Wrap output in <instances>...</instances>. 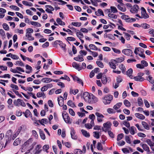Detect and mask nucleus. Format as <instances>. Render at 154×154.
I'll list each match as a JSON object with an SVG mask.
<instances>
[{
	"mask_svg": "<svg viewBox=\"0 0 154 154\" xmlns=\"http://www.w3.org/2000/svg\"><path fill=\"white\" fill-rule=\"evenodd\" d=\"M113 96L110 94L106 95L102 97V101L105 105L110 103L113 99Z\"/></svg>",
	"mask_w": 154,
	"mask_h": 154,
	"instance_id": "1",
	"label": "nucleus"
},
{
	"mask_svg": "<svg viewBox=\"0 0 154 154\" xmlns=\"http://www.w3.org/2000/svg\"><path fill=\"white\" fill-rule=\"evenodd\" d=\"M62 116L65 122L67 123L71 124L72 120L70 119L68 114L66 111H63L62 113Z\"/></svg>",
	"mask_w": 154,
	"mask_h": 154,
	"instance_id": "2",
	"label": "nucleus"
},
{
	"mask_svg": "<svg viewBox=\"0 0 154 154\" xmlns=\"http://www.w3.org/2000/svg\"><path fill=\"white\" fill-rule=\"evenodd\" d=\"M122 52L125 55L131 57H133L132 54L133 52L130 49H125L122 50Z\"/></svg>",
	"mask_w": 154,
	"mask_h": 154,
	"instance_id": "3",
	"label": "nucleus"
},
{
	"mask_svg": "<svg viewBox=\"0 0 154 154\" xmlns=\"http://www.w3.org/2000/svg\"><path fill=\"white\" fill-rule=\"evenodd\" d=\"M140 8L139 6L135 4L132 6V7L130 10V11L133 14L136 13L138 12V10Z\"/></svg>",
	"mask_w": 154,
	"mask_h": 154,
	"instance_id": "4",
	"label": "nucleus"
},
{
	"mask_svg": "<svg viewBox=\"0 0 154 154\" xmlns=\"http://www.w3.org/2000/svg\"><path fill=\"white\" fill-rule=\"evenodd\" d=\"M133 72V70L131 68H130L126 71V74L128 76H129L131 79H132L133 76L132 75Z\"/></svg>",
	"mask_w": 154,
	"mask_h": 154,
	"instance_id": "5",
	"label": "nucleus"
},
{
	"mask_svg": "<svg viewBox=\"0 0 154 154\" xmlns=\"http://www.w3.org/2000/svg\"><path fill=\"white\" fill-rule=\"evenodd\" d=\"M133 79L135 81L139 82L143 81L145 79L144 78L138 75H137V76L134 77Z\"/></svg>",
	"mask_w": 154,
	"mask_h": 154,
	"instance_id": "6",
	"label": "nucleus"
},
{
	"mask_svg": "<svg viewBox=\"0 0 154 154\" xmlns=\"http://www.w3.org/2000/svg\"><path fill=\"white\" fill-rule=\"evenodd\" d=\"M72 66L73 67L78 69L79 71L81 70V67H79L78 64L76 62H74L72 63Z\"/></svg>",
	"mask_w": 154,
	"mask_h": 154,
	"instance_id": "7",
	"label": "nucleus"
},
{
	"mask_svg": "<svg viewBox=\"0 0 154 154\" xmlns=\"http://www.w3.org/2000/svg\"><path fill=\"white\" fill-rule=\"evenodd\" d=\"M91 94L90 95L85 98H84V100L85 102L88 103H92V99Z\"/></svg>",
	"mask_w": 154,
	"mask_h": 154,
	"instance_id": "8",
	"label": "nucleus"
},
{
	"mask_svg": "<svg viewBox=\"0 0 154 154\" xmlns=\"http://www.w3.org/2000/svg\"><path fill=\"white\" fill-rule=\"evenodd\" d=\"M52 80L53 79L48 78H44L42 79L41 80V81L42 82L47 83H49L52 81Z\"/></svg>",
	"mask_w": 154,
	"mask_h": 154,
	"instance_id": "9",
	"label": "nucleus"
},
{
	"mask_svg": "<svg viewBox=\"0 0 154 154\" xmlns=\"http://www.w3.org/2000/svg\"><path fill=\"white\" fill-rule=\"evenodd\" d=\"M23 114H24L26 118H28L29 116H32V114L29 109H26L25 112H23Z\"/></svg>",
	"mask_w": 154,
	"mask_h": 154,
	"instance_id": "10",
	"label": "nucleus"
},
{
	"mask_svg": "<svg viewBox=\"0 0 154 154\" xmlns=\"http://www.w3.org/2000/svg\"><path fill=\"white\" fill-rule=\"evenodd\" d=\"M125 60V59L121 57L119 58H116V60H112V61H114L115 63H121L123 61Z\"/></svg>",
	"mask_w": 154,
	"mask_h": 154,
	"instance_id": "11",
	"label": "nucleus"
},
{
	"mask_svg": "<svg viewBox=\"0 0 154 154\" xmlns=\"http://www.w3.org/2000/svg\"><path fill=\"white\" fill-rule=\"evenodd\" d=\"M59 45L62 48H63L64 51H66V45L65 44L63 43L61 41H59Z\"/></svg>",
	"mask_w": 154,
	"mask_h": 154,
	"instance_id": "12",
	"label": "nucleus"
},
{
	"mask_svg": "<svg viewBox=\"0 0 154 154\" xmlns=\"http://www.w3.org/2000/svg\"><path fill=\"white\" fill-rule=\"evenodd\" d=\"M135 116L142 120L144 119L145 118V117L142 114L139 113H136L135 114Z\"/></svg>",
	"mask_w": 154,
	"mask_h": 154,
	"instance_id": "13",
	"label": "nucleus"
},
{
	"mask_svg": "<svg viewBox=\"0 0 154 154\" xmlns=\"http://www.w3.org/2000/svg\"><path fill=\"white\" fill-rule=\"evenodd\" d=\"M81 132L83 135L86 137H89L90 136V134L87 131L85 130L82 129Z\"/></svg>",
	"mask_w": 154,
	"mask_h": 154,
	"instance_id": "14",
	"label": "nucleus"
},
{
	"mask_svg": "<svg viewBox=\"0 0 154 154\" xmlns=\"http://www.w3.org/2000/svg\"><path fill=\"white\" fill-rule=\"evenodd\" d=\"M113 61H112V60L109 63V65L111 68L115 69L116 68V66Z\"/></svg>",
	"mask_w": 154,
	"mask_h": 154,
	"instance_id": "15",
	"label": "nucleus"
},
{
	"mask_svg": "<svg viewBox=\"0 0 154 154\" xmlns=\"http://www.w3.org/2000/svg\"><path fill=\"white\" fill-rule=\"evenodd\" d=\"M142 124L145 129L147 130L149 129V125L147 123L145 122L142 121Z\"/></svg>",
	"mask_w": 154,
	"mask_h": 154,
	"instance_id": "16",
	"label": "nucleus"
},
{
	"mask_svg": "<svg viewBox=\"0 0 154 154\" xmlns=\"http://www.w3.org/2000/svg\"><path fill=\"white\" fill-rule=\"evenodd\" d=\"M145 142L147 143L150 146L151 149H153L152 147L154 145V143H152L151 140L149 139H147Z\"/></svg>",
	"mask_w": 154,
	"mask_h": 154,
	"instance_id": "17",
	"label": "nucleus"
},
{
	"mask_svg": "<svg viewBox=\"0 0 154 154\" xmlns=\"http://www.w3.org/2000/svg\"><path fill=\"white\" fill-rule=\"evenodd\" d=\"M111 125V124L110 122H107L103 124V126L104 128L108 129L110 127Z\"/></svg>",
	"mask_w": 154,
	"mask_h": 154,
	"instance_id": "18",
	"label": "nucleus"
},
{
	"mask_svg": "<svg viewBox=\"0 0 154 154\" xmlns=\"http://www.w3.org/2000/svg\"><path fill=\"white\" fill-rule=\"evenodd\" d=\"M56 21L57 23L61 25H64L65 23L62 21L59 18H57V19Z\"/></svg>",
	"mask_w": 154,
	"mask_h": 154,
	"instance_id": "19",
	"label": "nucleus"
},
{
	"mask_svg": "<svg viewBox=\"0 0 154 154\" xmlns=\"http://www.w3.org/2000/svg\"><path fill=\"white\" fill-rule=\"evenodd\" d=\"M101 81L103 84H106L107 82V79L105 75H103L101 78Z\"/></svg>",
	"mask_w": 154,
	"mask_h": 154,
	"instance_id": "20",
	"label": "nucleus"
},
{
	"mask_svg": "<svg viewBox=\"0 0 154 154\" xmlns=\"http://www.w3.org/2000/svg\"><path fill=\"white\" fill-rule=\"evenodd\" d=\"M142 146L143 149L145 151H147V152L150 151L149 148L146 144H143Z\"/></svg>",
	"mask_w": 154,
	"mask_h": 154,
	"instance_id": "21",
	"label": "nucleus"
},
{
	"mask_svg": "<svg viewBox=\"0 0 154 154\" xmlns=\"http://www.w3.org/2000/svg\"><path fill=\"white\" fill-rule=\"evenodd\" d=\"M129 130L131 134L132 135H134L135 133V130H136V129L134 126H132L129 129Z\"/></svg>",
	"mask_w": 154,
	"mask_h": 154,
	"instance_id": "22",
	"label": "nucleus"
},
{
	"mask_svg": "<svg viewBox=\"0 0 154 154\" xmlns=\"http://www.w3.org/2000/svg\"><path fill=\"white\" fill-rule=\"evenodd\" d=\"M39 133L41 138L43 140L45 139V134L43 131H42L41 129L39 130Z\"/></svg>",
	"mask_w": 154,
	"mask_h": 154,
	"instance_id": "23",
	"label": "nucleus"
},
{
	"mask_svg": "<svg viewBox=\"0 0 154 154\" xmlns=\"http://www.w3.org/2000/svg\"><path fill=\"white\" fill-rule=\"evenodd\" d=\"M146 80L151 84H153L154 83V80L152 78L150 75H149L148 77L146 78Z\"/></svg>",
	"mask_w": 154,
	"mask_h": 154,
	"instance_id": "24",
	"label": "nucleus"
},
{
	"mask_svg": "<svg viewBox=\"0 0 154 154\" xmlns=\"http://www.w3.org/2000/svg\"><path fill=\"white\" fill-rule=\"evenodd\" d=\"M117 7L119 10L123 12H125L126 10V9L125 7H122L119 5H118Z\"/></svg>",
	"mask_w": 154,
	"mask_h": 154,
	"instance_id": "25",
	"label": "nucleus"
},
{
	"mask_svg": "<svg viewBox=\"0 0 154 154\" xmlns=\"http://www.w3.org/2000/svg\"><path fill=\"white\" fill-rule=\"evenodd\" d=\"M141 26L144 29H146L149 28L150 27V26L146 23H143L141 25Z\"/></svg>",
	"mask_w": 154,
	"mask_h": 154,
	"instance_id": "26",
	"label": "nucleus"
},
{
	"mask_svg": "<svg viewBox=\"0 0 154 154\" xmlns=\"http://www.w3.org/2000/svg\"><path fill=\"white\" fill-rule=\"evenodd\" d=\"M94 137L97 139H99L100 138L99 132L97 131H94L93 132Z\"/></svg>",
	"mask_w": 154,
	"mask_h": 154,
	"instance_id": "27",
	"label": "nucleus"
},
{
	"mask_svg": "<svg viewBox=\"0 0 154 154\" xmlns=\"http://www.w3.org/2000/svg\"><path fill=\"white\" fill-rule=\"evenodd\" d=\"M30 23L32 25L35 26L40 27L41 26V25L40 23L36 22L31 21Z\"/></svg>",
	"mask_w": 154,
	"mask_h": 154,
	"instance_id": "28",
	"label": "nucleus"
},
{
	"mask_svg": "<svg viewBox=\"0 0 154 154\" xmlns=\"http://www.w3.org/2000/svg\"><path fill=\"white\" fill-rule=\"evenodd\" d=\"M92 97V103H95L98 101V98L95 97V96H94L93 94H91Z\"/></svg>",
	"mask_w": 154,
	"mask_h": 154,
	"instance_id": "29",
	"label": "nucleus"
},
{
	"mask_svg": "<svg viewBox=\"0 0 154 154\" xmlns=\"http://www.w3.org/2000/svg\"><path fill=\"white\" fill-rule=\"evenodd\" d=\"M57 100L59 105L60 106H63L64 104L63 100L62 99L60 100L59 99V98H58Z\"/></svg>",
	"mask_w": 154,
	"mask_h": 154,
	"instance_id": "30",
	"label": "nucleus"
},
{
	"mask_svg": "<svg viewBox=\"0 0 154 154\" xmlns=\"http://www.w3.org/2000/svg\"><path fill=\"white\" fill-rule=\"evenodd\" d=\"M122 104V103H118L114 106L113 108L115 109H117L121 106Z\"/></svg>",
	"mask_w": 154,
	"mask_h": 154,
	"instance_id": "31",
	"label": "nucleus"
},
{
	"mask_svg": "<svg viewBox=\"0 0 154 154\" xmlns=\"http://www.w3.org/2000/svg\"><path fill=\"white\" fill-rule=\"evenodd\" d=\"M119 67L122 70V73H124L125 72L126 69L125 66H124L123 64H122L120 65L119 66Z\"/></svg>",
	"mask_w": 154,
	"mask_h": 154,
	"instance_id": "32",
	"label": "nucleus"
},
{
	"mask_svg": "<svg viewBox=\"0 0 154 154\" xmlns=\"http://www.w3.org/2000/svg\"><path fill=\"white\" fill-rule=\"evenodd\" d=\"M18 101H19V104H20L23 106L25 107L26 106L25 103L23 101L20 99H18Z\"/></svg>",
	"mask_w": 154,
	"mask_h": 154,
	"instance_id": "33",
	"label": "nucleus"
},
{
	"mask_svg": "<svg viewBox=\"0 0 154 154\" xmlns=\"http://www.w3.org/2000/svg\"><path fill=\"white\" fill-rule=\"evenodd\" d=\"M124 103L125 105L127 107H129L131 106L130 103L127 100H124Z\"/></svg>",
	"mask_w": 154,
	"mask_h": 154,
	"instance_id": "34",
	"label": "nucleus"
},
{
	"mask_svg": "<svg viewBox=\"0 0 154 154\" xmlns=\"http://www.w3.org/2000/svg\"><path fill=\"white\" fill-rule=\"evenodd\" d=\"M111 12H113V13H115L118 12L117 10L115 7H110Z\"/></svg>",
	"mask_w": 154,
	"mask_h": 154,
	"instance_id": "35",
	"label": "nucleus"
},
{
	"mask_svg": "<svg viewBox=\"0 0 154 154\" xmlns=\"http://www.w3.org/2000/svg\"><path fill=\"white\" fill-rule=\"evenodd\" d=\"M89 47H90V48L91 49L94 50H97V47L95 45L93 44H90L89 45Z\"/></svg>",
	"mask_w": 154,
	"mask_h": 154,
	"instance_id": "36",
	"label": "nucleus"
},
{
	"mask_svg": "<svg viewBox=\"0 0 154 154\" xmlns=\"http://www.w3.org/2000/svg\"><path fill=\"white\" fill-rule=\"evenodd\" d=\"M10 8L12 9L17 11H19L20 10L19 8L15 5H11L10 6Z\"/></svg>",
	"mask_w": 154,
	"mask_h": 154,
	"instance_id": "37",
	"label": "nucleus"
},
{
	"mask_svg": "<svg viewBox=\"0 0 154 154\" xmlns=\"http://www.w3.org/2000/svg\"><path fill=\"white\" fill-rule=\"evenodd\" d=\"M21 140L19 138L16 139L14 143V145L15 146H17L20 143Z\"/></svg>",
	"mask_w": 154,
	"mask_h": 154,
	"instance_id": "38",
	"label": "nucleus"
},
{
	"mask_svg": "<svg viewBox=\"0 0 154 154\" xmlns=\"http://www.w3.org/2000/svg\"><path fill=\"white\" fill-rule=\"evenodd\" d=\"M137 102L139 106H141L143 104V101L141 98H138L137 100Z\"/></svg>",
	"mask_w": 154,
	"mask_h": 154,
	"instance_id": "39",
	"label": "nucleus"
},
{
	"mask_svg": "<svg viewBox=\"0 0 154 154\" xmlns=\"http://www.w3.org/2000/svg\"><path fill=\"white\" fill-rule=\"evenodd\" d=\"M3 28L5 30L7 31H8L9 29V28L7 24L6 23H4L3 24Z\"/></svg>",
	"mask_w": 154,
	"mask_h": 154,
	"instance_id": "40",
	"label": "nucleus"
},
{
	"mask_svg": "<svg viewBox=\"0 0 154 154\" xmlns=\"http://www.w3.org/2000/svg\"><path fill=\"white\" fill-rule=\"evenodd\" d=\"M97 148L99 150H101L103 149V146L100 143L98 142L97 143Z\"/></svg>",
	"mask_w": 154,
	"mask_h": 154,
	"instance_id": "41",
	"label": "nucleus"
},
{
	"mask_svg": "<svg viewBox=\"0 0 154 154\" xmlns=\"http://www.w3.org/2000/svg\"><path fill=\"white\" fill-rule=\"evenodd\" d=\"M136 20V19L133 18L128 17L126 21L127 22L131 23L135 22Z\"/></svg>",
	"mask_w": 154,
	"mask_h": 154,
	"instance_id": "42",
	"label": "nucleus"
},
{
	"mask_svg": "<svg viewBox=\"0 0 154 154\" xmlns=\"http://www.w3.org/2000/svg\"><path fill=\"white\" fill-rule=\"evenodd\" d=\"M71 24L72 25L76 27H79L82 25V23L80 22H72Z\"/></svg>",
	"mask_w": 154,
	"mask_h": 154,
	"instance_id": "43",
	"label": "nucleus"
},
{
	"mask_svg": "<svg viewBox=\"0 0 154 154\" xmlns=\"http://www.w3.org/2000/svg\"><path fill=\"white\" fill-rule=\"evenodd\" d=\"M123 33L125 34V37L126 40H130V37L131 36V35L129 34L126 32H124Z\"/></svg>",
	"mask_w": 154,
	"mask_h": 154,
	"instance_id": "44",
	"label": "nucleus"
},
{
	"mask_svg": "<svg viewBox=\"0 0 154 154\" xmlns=\"http://www.w3.org/2000/svg\"><path fill=\"white\" fill-rule=\"evenodd\" d=\"M79 92V90L77 89H76L74 91H73L72 89H71L70 91V94L72 93L74 95H75L76 94H77Z\"/></svg>",
	"mask_w": 154,
	"mask_h": 154,
	"instance_id": "45",
	"label": "nucleus"
},
{
	"mask_svg": "<svg viewBox=\"0 0 154 154\" xmlns=\"http://www.w3.org/2000/svg\"><path fill=\"white\" fill-rule=\"evenodd\" d=\"M15 65H18L21 66H24V64L21 61H17L16 62Z\"/></svg>",
	"mask_w": 154,
	"mask_h": 154,
	"instance_id": "46",
	"label": "nucleus"
},
{
	"mask_svg": "<svg viewBox=\"0 0 154 154\" xmlns=\"http://www.w3.org/2000/svg\"><path fill=\"white\" fill-rule=\"evenodd\" d=\"M96 63L98 66L99 67L101 68L103 67L104 65L100 61H96Z\"/></svg>",
	"mask_w": 154,
	"mask_h": 154,
	"instance_id": "47",
	"label": "nucleus"
},
{
	"mask_svg": "<svg viewBox=\"0 0 154 154\" xmlns=\"http://www.w3.org/2000/svg\"><path fill=\"white\" fill-rule=\"evenodd\" d=\"M108 16L111 18L116 19L117 18V16L114 14L111 13H109L108 14Z\"/></svg>",
	"mask_w": 154,
	"mask_h": 154,
	"instance_id": "48",
	"label": "nucleus"
},
{
	"mask_svg": "<svg viewBox=\"0 0 154 154\" xmlns=\"http://www.w3.org/2000/svg\"><path fill=\"white\" fill-rule=\"evenodd\" d=\"M124 137V134L122 133L119 134L117 136V140L119 141L121 140Z\"/></svg>",
	"mask_w": 154,
	"mask_h": 154,
	"instance_id": "49",
	"label": "nucleus"
},
{
	"mask_svg": "<svg viewBox=\"0 0 154 154\" xmlns=\"http://www.w3.org/2000/svg\"><path fill=\"white\" fill-rule=\"evenodd\" d=\"M43 150L47 152V150L49 148V146L48 145H45L43 147Z\"/></svg>",
	"mask_w": 154,
	"mask_h": 154,
	"instance_id": "50",
	"label": "nucleus"
},
{
	"mask_svg": "<svg viewBox=\"0 0 154 154\" xmlns=\"http://www.w3.org/2000/svg\"><path fill=\"white\" fill-rule=\"evenodd\" d=\"M36 96L38 97H40L42 96H45V94L44 92H39L37 94Z\"/></svg>",
	"mask_w": 154,
	"mask_h": 154,
	"instance_id": "51",
	"label": "nucleus"
},
{
	"mask_svg": "<svg viewBox=\"0 0 154 154\" xmlns=\"http://www.w3.org/2000/svg\"><path fill=\"white\" fill-rule=\"evenodd\" d=\"M141 17H142V18L147 19L149 17V16L146 13V12H145V13L141 14Z\"/></svg>",
	"mask_w": 154,
	"mask_h": 154,
	"instance_id": "52",
	"label": "nucleus"
},
{
	"mask_svg": "<svg viewBox=\"0 0 154 154\" xmlns=\"http://www.w3.org/2000/svg\"><path fill=\"white\" fill-rule=\"evenodd\" d=\"M107 111L109 113H114L116 112L112 108H108L107 109Z\"/></svg>",
	"mask_w": 154,
	"mask_h": 154,
	"instance_id": "53",
	"label": "nucleus"
},
{
	"mask_svg": "<svg viewBox=\"0 0 154 154\" xmlns=\"http://www.w3.org/2000/svg\"><path fill=\"white\" fill-rule=\"evenodd\" d=\"M76 35L79 39H80V38H82V37L80 36H82V37H83L84 36L83 34L80 32H77Z\"/></svg>",
	"mask_w": 154,
	"mask_h": 154,
	"instance_id": "54",
	"label": "nucleus"
},
{
	"mask_svg": "<svg viewBox=\"0 0 154 154\" xmlns=\"http://www.w3.org/2000/svg\"><path fill=\"white\" fill-rule=\"evenodd\" d=\"M10 71L14 73H18L19 74H21V73L20 72L17 71V69H14L11 68L10 69Z\"/></svg>",
	"mask_w": 154,
	"mask_h": 154,
	"instance_id": "55",
	"label": "nucleus"
},
{
	"mask_svg": "<svg viewBox=\"0 0 154 154\" xmlns=\"http://www.w3.org/2000/svg\"><path fill=\"white\" fill-rule=\"evenodd\" d=\"M62 143L63 144H64L65 146L69 148L71 146L70 143L69 142H65L64 143L63 141L62 140Z\"/></svg>",
	"mask_w": 154,
	"mask_h": 154,
	"instance_id": "56",
	"label": "nucleus"
},
{
	"mask_svg": "<svg viewBox=\"0 0 154 154\" xmlns=\"http://www.w3.org/2000/svg\"><path fill=\"white\" fill-rule=\"evenodd\" d=\"M32 139H29L26 141L25 142L24 144L25 146H28V145H29L30 143H32Z\"/></svg>",
	"mask_w": 154,
	"mask_h": 154,
	"instance_id": "57",
	"label": "nucleus"
},
{
	"mask_svg": "<svg viewBox=\"0 0 154 154\" xmlns=\"http://www.w3.org/2000/svg\"><path fill=\"white\" fill-rule=\"evenodd\" d=\"M38 121L40 123H46L48 122L47 119H43L41 120H38Z\"/></svg>",
	"mask_w": 154,
	"mask_h": 154,
	"instance_id": "58",
	"label": "nucleus"
},
{
	"mask_svg": "<svg viewBox=\"0 0 154 154\" xmlns=\"http://www.w3.org/2000/svg\"><path fill=\"white\" fill-rule=\"evenodd\" d=\"M66 39L67 40L69 41H74L75 40V39L73 37H67Z\"/></svg>",
	"mask_w": 154,
	"mask_h": 154,
	"instance_id": "59",
	"label": "nucleus"
},
{
	"mask_svg": "<svg viewBox=\"0 0 154 154\" xmlns=\"http://www.w3.org/2000/svg\"><path fill=\"white\" fill-rule=\"evenodd\" d=\"M95 115L97 116V117L99 118H103L104 117V116L102 114L98 112H96L95 113Z\"/></svg>",
	"mask_w": 154,
	"mask_h": 154,
	"instance_id": "60",
	"label": "nucleus"
},
{
	"mask_svg": "<svg viewBox=\"0 0 154 154\" xmlns=\"http://www.w3.org/2000/svg\"><path fill=\"white\" fill-rule=\"evenodd\" d=\"M10 86L11 88H14L16 90H18L19 89L17 85L11 84Z\"/></svg>",
	"mask_w": 154,
	"mask_h": 154,
	"instance_id": "61",
	"label": "nucleus"
},
{
	"mask_svg": "<svg viewBox=\"0 0 154 154\" xmlns=\"http://www.w3.org/2000/svg\"><path fill=\"white\" fill-rule=\"evenodd\" d=\"M112 50L113 51L117 54H120L121 53V51L120 50L116 49L114 48H112Z\"/></svg>",
	"mask_w": 154,
	"mask_h": 154,
	"instance_id": "62",
	"label": "nucleus"
},
{
	"mask_svg": "<svg viewBox=\"0 0 154 154\" xmlns=\"http://www.w3.org/2000/svg\"><path fill=\"white\" fill-rule=\"evenodd\" d=\"M123 124L126 127L128 128L130 127V123L126 121H124Z\"/></svg>",
	"mask_w": 154,
	"mask_h": 154,
	"instance_id": "63",
	"label": "nucleus"
},
{
	"mask_svg": "<svg viewBox=\"0 0 154 154\" xmlns=\"http://www.w3.org/2000/svg\"><path fill=\"white\" fill-rule=\"evenodd\" d=\"M122 81V80L121 78V77L119 76L118 77H117L116 79V81L118 83H119L121 82Z\"/></svg>",
	"mask_w": 154,
	"mask_h": 154,
	"instance_id": "64",
	"label": "nucleus"
}]
</instances>
